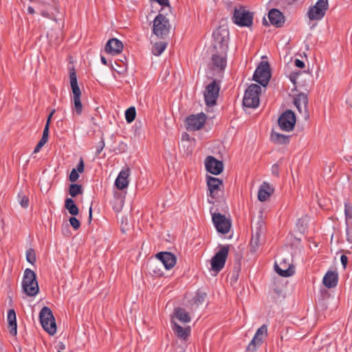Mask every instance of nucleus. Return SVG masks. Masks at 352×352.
<instances>
[{
  "instance_id": "nucleus-55",
  "label": "nucleus",
  "mask_w": 352,
  "mask_h": 352,
  "mask_svg": "<svg viewBox=\"0 0 352 352\" xmlns=\"http://www.w3.org/2000/svg\"><path fill=\"white\" fill-rule=\"evenodd\" d=\"M346 102L352 108V95L346 94Z\"/></svg>"
},
{
  "instance_id": "nucleus-4",
  "label": "nucleus",
  "mask_w": 352,
  "mask_h": 352,
  "mask_svg": "<svg viewBox=\"0 0 352 352\" xmlns=\"http://www.w3.org/2000/svg\"><path fill=\"white\" fill-rule=\"evenodd\" d=\"M41 326L50 336L56 333V324L52 310L47 307H43L39 314Z\"/></svg>"
},
{
  "instance_id": "nucleus-12",
  "label": "nucleus",
  "mask_w": 352,
  "mask_h": 352,
  "mask_svg": "<svg viewBox=\"0 0 352 352\" xmlns=\"http://www.w3.org/2000/svg\"><path fill=\"white\" fill-rule=\"evenodd\" d=\"M296 123L295 113L290 109L283 113L278 120V124L280 129L285 131H290L294 129Z\"/></svg>"
},
{
  "instance_id": "nucleus-46",
  "label": "nucleus",
  "mask_w": 352,
  "mask_h": 352,
  "mask_svg": "<svg viewBox=\"0 0 352 352\" xmlns=\"http://www.w3.org/2000/svg\"><path fill=\"white\" fill-rule=\"evenodd\" d=\"M79 178V174L77 170H75V168H73L69 174V180L72 182H76Z\"/></svg>"
},
{
  "instance_id": "nucleus-10",
  "label": "nucleus",
  "mask_w": 352,
  "mask_h": 352,
  "mask_svg": "<svg viewBox=\"0 0 352 352\" xmlns=\"http://www.w3.org/2000/svg\"><path fill=\"white\" fill-rule=\"evenodd\" d=\"M219 90L220 86L215 80L206 86L204 91V100L206 106L212 107L216 104Z\"/></svg>"
},
{
  "instance_id": "nucleus-26",
  "label": "nucleus",
  "mask_w": 352,
  "mask_h": 352,
  "mask_svg": "<svg viewBox=\"0 0 352 352\" xmlns=\"http://www.w3.org/2000/svg\"><path fill=\"white\" fill-rule=\"evenodd\" d=\"M280 265H283L282 267L277 263H275L274 265V270L279 276L283 277H289L294 274V269L292 265H289L287 266L285 261L283 263H280Z\"/></svg>"
},
{
  "instance_id": "nucleus-28",
  "label": "nucleus",
  "mask_w": 352,
  "mask_h": 352,
  "mask_svg": "<svg viewBox=\"0 0 352 352\" xmlns=\"http://www.w3.org/2000/svg\"><path fill=\"white\" fill-rule=\"evenodd\" d=\"M274 189L267 182H263L258 192V199L261 201H266L274 192Z\"/></svg>"
},
{
  "instance_id": "nucleus-37",
  "label": "nucleus",
  "mask_w": 352,
  "mask_h": 352,
  "mask_svg": "<svg viewBox=\"0 0 352 352\" xmlns=\"http://www.w3.org/2000/svg\"><path fill=\"white\" fill-rule=\"evenodd\" d=\"M166 43L164 42L156 43L152 50V52L155 56H160L166 49Z\"/></svg>"
},
{
  "instance_id": "nucleus-56",
  "label": "nucleus",
  "mask_w": 352,
  "mask_h": 352,
  "mask_svg": "<svg viewBox=\"0 0 352 352\" xmlns=\"http://www.w3.org/2000/svg\"><path fill=\"white\" fill-rule=\"evenodd\" d=\"M54 113H55V109H53V110L50 112V114H49V116H48V118H47V122H46V124H50V120H51L52 117V116H53V114H54Z\"/></svg>"
},
{
  "instance_id": "nucleus-44",
  "label": "nucleus",
  "mask_w": 352,
  "mask_h": 352,
  "mask_svg": "<svg viewBox=\"0 0 352 352\" xmlns=\"http://www.w3.org/2000/svg\"><path fill=\"white\" fill-rule=\"evenodd\" d=\"M69 221L71 226L76 230H78L80 226V221L74 217H70Z\"/></svg>"
},
{
  "instance_id": "nucleus-31",
  "label": "nucleus",
  "mask_w": 352,
  "mask_h": 352,
  "mask_svg": "<svg viewBox=\"0 0 352 352\" xmlns=\"http://www.w3.org/2000/svg\"><path fill=\"white\" fill-rule=\"evenodd\" d=\"M289 135H285L275 131L271 133V140L276 144H287L289 142Z\"/></svg>"
},
{
  "instance_id": "nucleus-13",
  "label": "nucleus",
  "mask_w": 352,
  "mask_h": 352,
  "mask_svg": "<svg viewBox=\"0 0 352 352\" xmlns=\"http://www.w3.org/2000/svg\"><path fill=\"white\" fill-rule=\"evenodd\" d=\"M328 8V0H318L313 7L309 8V20H320Z\"/></svg>"
},
{
  "instance_id": "nucleus-60",
  "label": "nucleus",
  "mask_w": 352,
  "mask_h": 352,
  "mask_svg": "<svg viewBox=\"0 0 352 352\" xmlns=\"http://www.w3.org/2000/svg\"><path fill=\"white\" fill-rule=\"evenodd\" d=\"M346 94L352 95V82L351 83L346 91Z\"/></svg>"
},
{
  "instance_id": "nucleus-52",
  "label": "nucleus",
  "mask_w": 352,
  "mask_h": 352,
  "mask_svg": "<svg viewBox=\"0 0 352 352\" xmlns=\"http://www.w3.org/2000/svg\"><path fill=\"white\" fill-rule=\"evenodd\" d=\"M340 261L343 266L344 269H346L347 263H348V258L346 255L342 254L340 257Z\"/></svg>"
},
{
  "instance_id": "nucleus-45",
  "label": "nucleus",
  "mask_w": 352,
  "mask_h": 352,
  "mask_svg": "<svg viewBox=\"0 0 352 352\" xmlns=\"http://www.w3.org/2000/svg\"><path fill=\"white\" fill-rule=\"evenodd\" d=\"M105 146L104 140L103 138H101L100 141L98 142L97 147H96V155L98 156L100 154L102 151L103 150L104 147Z\"/></svg>"
},
{
  "instance_id": "nucleus-40",
  "label": "nucleus",
  "mask_w": 352,
  "mask_h": 352,
  "mask_svg": "<svg viewBox=\"0 0 352 352\" xmlns=\"http://www.w3.org/2000/svg\"><path fill=\"white\" fill-rule=\"evenodd\" d=\"M344 216L346 223L352 221V206L347 202L344 204Z\"/></svg>"
},
{
  "instance_id": "nucleus-34",
  "label": "nucleus",
  "mask_w": 352,
  "mask_h": 352,
  "mask_svg": "<svg viewBox=\"0 0 352 352\" xmlns=\"http://www.w3.org/2000/svg\"><path fill=\"white\" fill-rule=\"evenodd\" d=\"M35 8L42 16L45 17H50V14L47 11V7L49 6L48 4H46L41 1H35Z\"/></svg>"
},
{
  "instance_id": "nucleus-59",
  "label": "nucleus",
  "mask_w": 352,
  "mask_h": 352,
  "mask_svg": "<svg viewBox=\"0 0 352 352\" xmlns=\"http://www.w3.org/2000/svg\"><path fill=\"white\" fill-rule=\"evenodd\" d=\"M91 219H92V208L91 206L89 210V222L91 221Z\"/></svg>"
},
{
  "instance_id": "nucleus-49",
  "label": "nucleus",
  "mask_w": 352,
  "mask_h": 352,
  "mask_svg": "<svg viewBox=\"0 0 352 352\" xmlns=\"http://www.w3.org/2000/svg\"><path fill=\"white\" fill-rule=\"evenodd\" d=\"M75 170H77V171L80 173H82L84 171L85 169V164L84 161L82 157L80 158L79 162L76 166V168H74Z\"/></svg>"
},
{
  "instance_id": "nucleus-24",
  "label": "nucleus",
  "mask_w": 352,
  "mask_h": 352,
  "mask_svg": "<svg viewBox=\"0 0 352 352\" xmlns=\"http://www.w3.org/2000/svg\"><path fill=\"white\" fill-rule=\"evenodd\" d=\"M294 104L299 112H302V107L305 112L308 108V97L307 95L303 92L297 94L294 100Z\"/></svg>"
},
{
  "instance_id": "nucleus-21",
  "label": "nucleus",
  "mask_w": 352,
  "mask_h": 352,
  "mask_svg": "<svg viewBox=\"0 0 352 352\" xmlns=\"http://www.w3.org/2000/svg\"><path fill=\"white\" fill-rule=\"evenodd\" d=\"M227 53L216 52L212 56V63L213 67L219 71L225 69L227 65Z\"/></svg>"
},
{
  "instance_id": "nucleus-19",
  "label": "nucleus",
  "mask_w": 352,
  "mask_h": 352,
  "mask_svg": "<svg viewBox=\"0 0 352 352\" xmlns=\"http://www.w3.org/2000/svg\"><path fill=\"white\" fill-rule=\"evenodd\" d=\"M268 18L270 23L276 28L283 27L285 21L283 13L276 8L270 10Z\"/></svg>"
},
{
  "instance_id": "nucleus-51",
  "label": "nucleus",
  "mask_w": 352,
  "mask_h": 352,
  "mask_svg": "<svg viewBox=\"0 0 352 352\" xmlns=\"http://www.w3.org/2000/svg\"><path fill=\"white\" fill-rule=\"evenodd\" d=\"M272 173L276 177L279 176V166L277 164H274L272 166Z\"/></svg>"
},
{
  "instance_id": "nucleus-48",
  "label": "nucleus",
  "mask_w": 352,
  "mask_h": 352,
  "mask_svg": "<svg viewBox=\"0 0 352 352\" xmlns=\"http://www.w3.org/2000/svg\"><path fill=\"white\" fill-rule=\"evenodd\" d=\"M126 148L127 145L124 142H120L118 144V148H116V150L118 151L117 153H122L125 152L126 151Z\"/></svg>"
},
{
  "instance_id": "nucleus-50",
  "label": "nucleus",
  "mask_w": 352,
  "mask_h": 352,
  "mask_svg": "<svg viewBox=\"0 0 352 352\" xmlns=\"http://www.w3.org/2000/svg\"><path fill=\"white\" fill-rule=\"evenodd\" d=\"M46 142H47L45 141H43V140H40L34 149V153H38L41 148L46 144Z\"/></svg>"
},
{
  "instance_id": "nucleus-9",
  "label": "nucleus",
  "mask_w": 352,
  "mask_h": 352,
  "mask_svg": "<svg viewBox=\"0 0 352 352\" xmlns=\"http://www.w3.org/2000/svg\"><path fill=\"white\" fill-rule=\"evenodd\" d=\"M267 336V327L266 324H263L256 331L253 338L247 346L245 352H256Z\"/></svg>"
},
{
  "instance_id": "nucleus-54",
  "label": "nucleus",
  "mask_w": 352,
  "mask_h": 352,
  "mask_svg": "<svg viewBox=\"0 0 352 352\" xmlns=\"http://www.w3.org/2000/svg\"><path fill=\"white\" fill-rule=\"evenodd\" d=\"M297 227L298 228V230L302 233H305V228H302V224L301 223V221L299 219L298 222L297 223Z\"/></svg>"
},
{
  "instance_id": "nucleus-18",
  "label": "nucleus",
  "mask_w": 352,
  "mask_h": 352,
  "mask_svg": "<svg viewBox=\"0 0 352 352\" xmlns=\"http://www.w3.org/2000/svg\"><path fill=\"white\" fill-rule=\"evenodd\" d=\"M170 324L172 329L177 337L184 341H186L188 339L191 332L190 327L188 326L183 327L173 320H171Z\"/></svg>"
},
{
  "instance_id": "nucleus-14",
  "label": "nucleus",
  "mask_w": 352,
  "mask_h": 352,
  "mask_svg": "<svg viewBox=\"0 0 352 352\" xmlns=\"http://www.w3.org/2000/svg\"><path fill=\"white\" fill-rule=\"evenodd\" d=\"M206 116L204 113L190 115L186 118V129L189 131H197L202 128L206 122Z\"/></svg>"
},
{
  "instance_id": "nucleus-57",
  "label": "nucleus",
  "mask_w": 352,
  "mask_h": 352,
  "mask_svg": "<svg viewBox=\"0 0 352 352\" xmlns=\"http://www.w3.org/2000/svg\"><path fill=\"white\" fill-rule=\"evenodd\" d=\"M28 12L30 14H33L35 13V8L32 7V6H29L28 8Z\"/></svg>"
},
{
  "instance_id": "nucleus-35",
  "label": "nucleus",
  "mask_w": 352,
  "mask_h": 352,
  "mask_svg": "<svg viewBox=\"0 0 352 352\" xmlns=\"http://www.w3.org/2000/svg\"><path fill=\"white\" fill-rule=\"evenodd\" d=\"M83 192L82 187L80 184H72L69 187V193L72 197H75Z\"/></svg>"
},
{
  "instance_id": "nucleus-2",
  "label": "nucleus",
  "mask_w": 352,
  "mask_h": 352,
  "mask_svg": "<svg viewBox=\"0 0 352 352\" xmlns=\"http://www.w3.org/2000/svg\"><path fill=\"white\" fill-rule=\"evenodd\" d=\"M22 288L26 295L29 296H36L39 287L34 272L30 269H25L22 280Z\"/></svg>"
},
{
  "instance_id": "nucleus-23",
  "label": "nucleus",
  "mask_w": 352,
  "mask_h": 352,
  "mask_svg": "<svg viewBox=\"0 0 352 352\" xmlns=\"http://www.w3.org/2000/svg\"><path fill=\"white\" fill-rule=\"evenodd\" d=\"M322 282L329 289L336 287L338 283V274L335 271H327L323 277Z\"/></svg>"
},
{
  "instance_id": "nucleus-6",
  "label": "nucleus",
  "mask_w": 352,
  "mask_h": 352,
  "mask_svg": "<svg viewBox=\"0 0 352 352\" xmlns=\"http://www.w3.org/2000/svg\"><path fill=\"white\" fill-rule=\"evenodd\" d=\"M254 14L240 6L234 10L232 21L239 27H250L253 23Z\"/></svg>"
},
{
  "instance_id": "nucleus-58",
  "label": "nucleus",
  "mask_w": 352,
  "mask_h": 352,
  "mask_svg": "<svg viewBox=\"0 0 352 352\" xmlns=\"http://www.w3.org/2000/svg\"><path fill=\"white\" fill-rule=\"evenodd\" d=\"M100 60H101V62L103 65H107V60L106 59V58L103 56H101L100 57Z\"/></svg>"
},
{
  "instance_id": "nucleus-3",
  "label": "nucleus",
  "mask_w": 352,
  "mask_h": 352,
  "mask_svg": "<svg viewBox=\"0 0 352 352\" xmlns=\"http://www.w3.org/2000/svg\"><path fill=\"white\" fill-rule=\"evenodd\" d=\"M261 94V86L257 84H251L245 91L243 99V106L252 109L258 107L260 103L259 96Z\"/></svg>"
},
{
  "instance_id": "nucleus-53",
  "label": "nucleus",
  "mask_w": 352,
  "mask_h": 352,
  "mask_svg": "<svg viewBox=\"0 0 352 352\" xmlns=\"http://www.w3.org/2000/svg\"><path fill=\"white\" fill-rule=\"evenodd\" d=\"M294 64L298 68H303L305 65V63L300 59H296L294 61Z\"/></svg>"
},
{
  "instance_id": "nucleus-22",
  "label": "nucleus",
  "mask_w": 352,
  "mask_h": 352,
  "mask_svg": "<svg viewBox=\"0 0 352 352\" xmlns=\"http://www.w3.org/2000/svg\"><path fill=\"white\" fill-rule=\"evenodd\" d=\"M130 169L127 168L124 170H121L115 181V186L119 190H123L126 188L129 184V176Z\"/></svg>"
},
{
  "instance_id": "nucleus-15",
  "label": "nucleus",
  "mask_w": 352,
  "mask_h": 352,
  "mask_svg": "<svg viewBox=\"0 0 352 352\" xmlns=\"http://www.w3.org/2000/svg\"><path fill=\"white\" fill-rule=\"evenodd\" d=\"M206 170L215 175H218L223 172V164L222 161L217 160L214 157L209 155L205 160Z\"/></svg>"
},
{
  "instance_id": "nucleus-1",
  "label": "nucleus",
  "mask_w": 352,
  "mask_h": 352,
  "mask_svg": "<svg viewBox=\"0 0 352 352\" xmlns=\"http://www.w3.org/2000/svg\"><path fill=\"white\" fill-rule=\"evenodd\" d=\"M213 47L215 52L227 53L228 50L229 30L222 26L219 27L213 32Z\"/></svg>"
},
{
  "instance_id": "nucleus-25",
  "label": "nucleus",
  "mask_w": 352,
  "mask_h": 352,
  "mask_svg": "<svg viewBox=\"0 0 352 352\" xmlns=\"http://www.w3.org/2000/svg\"><path fill=\"white\" fill-rule=\"evenodd\" d=\"M306 72H295L290 74L289 79L296 87H306Z\"/></svg>"
},
{
  "instance_id": "nucleus-47",
  "label": "nucleus",
  "mask_w": 352,
  "mask_h": 352,
  "mask_svg": "<svg viewBox=\"0 0 352 352\" xmlns=\"http://www.w3.org/2000/svg\"><path fill=\"white\" fill-rule=\"evenodd\" d=\"M49 129H50V124H45V128H44V130L43 132V135H42V138H41V140H43V141L47 142L48 137H49Z\"/></svg>"
},
{
  "instance_id": "nucleus-32",
  "label": "nucleus",
  "mask_w": 352,
  "mask_h": 352,
  "mask_svg": "<svg viewBox=\"0 0 352 352\" xmlns=\"http://www.w3.org/2000/svg\"><path fill=\"white\" fill-rule=\"evenodd\" d=\"M69 81L72 93L81 91L78 85L77 76L74 67L69 69Z\"/></svg>"
},
{
  "instance_id": "nucleus-29",
  "label": "nucleus",
  "mask_w": 352,
  "mask_h": 352,
  "mask_svg": "<svg viewBox=\"0 0 352 352\" xmlns=\"http://www.w3.org/2000/svg\"><path fill=\"white\" fill-rule=\"evenodd\" d=\"M81 91L73 93V98L72 102L74 104L72 111L76 115L80 116L82 113L83 106L80 100Z\"/></svg>"
},
{
  "instance_id": "nucleus-8",
  "label": "nucleus",
  "mask_w": 352,
  "mask_h": 352,
  "mask_svg": "<svg viewBox=\"0 0 352 352\" xmlns=\"http://www.w3.org/2000/svg\"><path fill=\"white\" fill-rule=\"evenodd\" d=\"M270 66L268 62H261L256 67L254 75L253 80L258 82L263 87H266L271 78Z\"/></svg>"
},
{
  "instance_id": "nucleus-20",
  "label": "nucleus",
  "mask_w": 352,
  "mask_h": 352,
  "mask_svg": "<svg viewBox=\"0 0 352 352\" xmlns=\"http://www.w3.org/2000/svg\"><path fill=\"white\" fill-rule=\"evenodd\" d=\"M122 49L123 44L118 38H111L105 45L106 52L112 55L120 54Z\"/></svg>"
},
{
  "instance_id": "nucleus-11",
  "label": "nucleus",
  "mask_w": 352,
  "mask_h": 352,
  "mask_svg": "<svg viewBox=\"0 0 352 352\" xmlns=\"http://www.w3.org/2000/svg\"><path fill=\"white\" fill-rule=\"evenodd\" d=\"M212 220L217 231L221 234H227L231 228V221L224 214L219 212L212 214Z\"/></svg>"
},
{
  "instance_id": "nucleus-16",
  "label": "nucleus",
  "mask_w": 352,
  "mask_h": 352,
  "mask_svg": "<svg viewBox=\"0 0 352 352\" xmlns=\"http://www.w3.org/2000/svg\"><path fill=\"white\" fill-rule=\"evenodd\" d=\"M207 186L210 191L209 195L212 199H217L219 197L218 192L223 186V181L219 178L207 175Z\"/></svg>"
},
{
  "instance_id": "nucleus-17",
  "label": "nucleus",
  "mask_w": 352,
  "mask_h": 352,
  "mask_svg": "<svg viewBox=\"0 0 352 352\" xmlns=\"http://www.w3.org/2000/svg\"><path fill=\"white\" fill-rule=\"evenodd\" d=\"M155 256L164 265L166 270L173 268L176 264V257L171 252H160Z\"/></svg>"
},
{
  "instance_id": "nucleus-61",
  "label": "nucleus",
  "mask_w": 352,
  "mask_h": 352,
  "mask_svg": "<svg viewBox=\"0 0 352 352\" xmlns=\"http://www.w3.org/2000/svg\"><path fill=\"white\" fill-rule=\"evenodd\" d=\"M58 347L60 350H64L65 349V345L64 344V343L63 342H59L58 344Z\"/></svg>"
},
{
  "instance_id": "nucleus-39",
  "label": "nucleus",
  "mask_w": 352,
  "mask_h": 352,
  "mask_svg": "<svg viewBox=\"0 0 352 352\" xmlns=\"http://www.w3.org/2000/svg\"><path fill=\"white\" fill-rule=\"evenodd\" d=\"M136 111L134 107H130L125 111V119L128 123H131L135 118Z\"/></svg>"
},
{
  "instance_id": "nucleus-38",
  "label": "nucleus",
  "mask_w": 352,
  "mask_h": 352,
  "mask_svg": "<svg viewBox=\"0 0 352 352\" xmlns=\"http://www.w3.org/2000/svg\"><path fill=\"white\" fill-rule=\"evenodd\" d=\"M259 237L260 234L258 230L255 232V233L252 234L251 240H250V245H251V251L255 252L258 247L259 245Z\"/></svg>"
},
{
  "instance_id": "nucleus-43",
  "label": "nucleus",
  "mask_w": 352,
  "mask_h": 352,
  "mask_svg": "<svg viewBox=\"0 0 352 352\" xmlns=\"http://www.w3.org/2000/svg\"><path fill=\"white\" fill-rule=\"evenodd\" d=\"M19 198L20 199V205L23 208H27L29 206V198L26 195H21V193L19 194Z\"/></svg>"
},
{
  "instance_id": "nucleus-30",
  "label": "nucleus",
  "mask_w": 352,
  "mask_h": 352,
  "mask_svg": "<svg viewBox=\"0 0 352 352\" xmlns=\"http://www.w3.org/2000/svg\"><path fill=\"white\" fill-rule=\"evenodd\" d=\"M173 314L175 317L183 323L190 322L191 317L188 312H187L184 308L176 307L174 309Z\"/></svg>"
},
{
  "instance_id": "nucleus-41",
  "label": "nucleus",
  "mask_w": 352,
  "mask_h": 352,
  "mask_svg": "<svg viewBox=\"0 0 352 352\" xmlns=\"http://www.w3.org/2000/svg\"><path fill=\"white\" fill-rule=\"evenodd\" d=\"M26 260L28 263L34 265L36 262V254L33 248H29L25 252Z\"/></svg>"
},
{
  "instance_id": "nucleus-62",
  "label": "nucleus",
  "mask_w": 352,
  "mask_h": 352,
  "mask_svg": "<svg viewBox=\"0 0 352 352\" xmlns=\"http://www.w3.org/2000/svg\"><path fill=\"white\" fill-rule=\"evenodd\" d=\"M208 202H209V203H213V201H210V200H208Z\"/></svg>"
},
{
  "instance_id": "nucleus-33",
  "label": "nucleus",
  "mask_w": 352,
  "mask_h": 352,
  "mask_svg": "<svg viewBox=\"0 0 352 352\" xmlns=\"http://www.w3.org/2000/svg\"><path fill=\"white\" fill-rule=\"evenodd\" d=\"M65 207L70 214L73 216L78 214V208L72 198H67L65 200Z\"/></svg>"
},
{
  "instance_id": "nucleus-36",
  "label": "nucleus",
  "mask_w": 352,
  "mask_h": 352,
  "mask_svg": "<svg viewBox=\"0 0 352 352\" xmlns=\"http://www.w3.org/2000/svg\"><path fill=\"white\" fill-rule=\"evenodd\" d=\"M206 296H207V294L206 292H204L201 290H198L196 292L195 296L192 298V300L195 305H196L197 306H199V305L203 304V302L206 300Z\"/></svg>"
},
{
  "instance_id": "nucleus-7",
  "label": "nucleus",
  "mask_w": 352,
  "mask_h": 352,
  "mask_svg": "<svg viewBox=\"0 0 352 352\" xmlns=\"http://www.w3.org/2000/svg\"><path fill=\"white\" fill-rule=\"evenodd\" d=\"M230 245H219V251L212 256L210 261L211 269L219 272L225 266L230 250Z\"/></svg>"
},
{
  "instance_id": "nucleus-27",
  "label": "nucleus",
  "mask_w": 352,
  "mask_h": 352,
  "mask_svg": "<svg viewBox=\"0 0 352 352\" xmlns=\"http://www.w3.org/2000/svg\"><path fill=\"white\" fill-rule=\"evenodd\" d=\"M7 320L10 333L12 336H16L17 333L16 317L15 311L13 309L8 310Z\"/></svg>"
},
{
  "instance_id": "nucleus-5",
  "label": "nucleus",
  "mask_w": 352,
  "mask_h": 352,
  "mask_svg": "<svg viewBox=\"0 0 352 352\" xmlns=\"http://www.w3.org/2000/svg\"><path fill=\"white\" fill-rule=\"evenodd\" d=\"M168 12H160L153 20V32L158 37L164 38L169 32V20L166 19Z\"/></svg>"
},
{
  "instance_id": "nucleus-42",
  "label": "nucleus",
  "mask_w": 352,
  "mask_h": 352,
  "mask_svg": "<svg viewBox=\"0 0 352 352\" xmlns=\"http://www.w3.org/2000/svg\"><path fill=\"white\" fill-rule=\"evenodd\" d=\"M346 240L352 243V221L346 223Z\"/></svg>"
}]
</instances>
